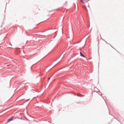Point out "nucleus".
<instances>
[{
  "mask_svg": "<svg viewBox=\"0 0 124 124\" xmlns=\"http://www.w3.org/2000/svg\"><path fill=\"white\" fill-rule=\"evenodd\" d=\"M50 79V78H48V80H49V79Z\"/></svg>",
  "mask_w": 124,
  "mask_h": 124,
  "instance_id": "7ed1b4c3",
  "label": "nucleus"
},
{
  "mask_svg": "<svg viewBox=\"0 0 124 124\" xmlns=\"http://www.w3.org/2000/svg\"><path fill=\"white\" fill-rule=\"evenodd\" d=\"M80 55H81V56L83 57H85V56L83 55V54L81 52H80Z\"/></svg>",
  "mask_w": 124,
  "mask_h": 124,
  "instance_id": "f03ea898",
  "label": "nucleus"
},
{
  "mask_svg": "<svg viewBox=\"0 0 124 124\" xmlns=\"http://www.w3.org/2000/svg\"><path fill=\"white\" fill-rule=\"evenodd\" d=\"M7 66H9V65H8Z\"/></svg>",
  "mask_w": 124,
  "mask_h": 124,
  "instance_id": "20e7f679",
  "label": "nucleus"
},
{
  "mask_svg": "<svg viewBox=\"0 0 124 124\" xmlns=\"http://www.w3.org/2000/svg\"><path fill=\"white\" fill-rule=\"evenodd\" d=\"M88 7H89V6H88Z\"/></svg>",
  "mask_w": 124,
  "mask_h": 124,
  "instance_id": "39448f33",
  "label": "nucleus"
},
{
  "mask_svg": "<svg viewBox=\"0 0 124 124\" xmlns=\"http://www.w3.org/2000/svg\"><path fill=\"white\" fill-rule=\"evenodd\" d=\"M13 118H14V117H11L10 118H9V119H8V120L7 121V122H9L10 121L12 120H13Z\"/></svg>",
  "mask_w": 124,
  "mask_h": 124,
  "instance_id": "f257e3e1",
  "label": "nucleus"
}]
</instances>
